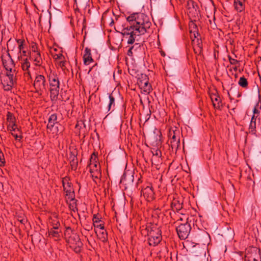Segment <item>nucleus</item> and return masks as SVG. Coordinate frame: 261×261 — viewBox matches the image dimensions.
<instances>
[{"mask_svg":"<svg viewBox=\"0 0 261 261\" xmlns=\"http://www.w3.org/2000/svg\"><path fill=\"white\" fill-rule=\"evenodd\" d=\"M101 218H99L97 216V215L94 214L93 217L92 221L93 224L95 228L96 227V226L98 225L97 223L101 221Z\"/></svg>","mask_w":261,"mask_h":261,"instance_id":"41","label":"nucleus"},{"mask_svg":"<svg viewBox=\"0 0 261 261\" xmlns=\"http://www.w3.org/2000/svg\"><path fill=\"white\" fill-rule=\"evenodd\" d=\"M7 120L9 124L15 123V117L13 114L10 112H8L7 114Z\"/></svg>","mask_w":261,"mask_h":261,"instance_id":"37","label":"nucleus"},{"mask_svg":"<svg viewBox=\"0 0 261 261\" xmlns=\"http://www.w3.org/2000/svg\"><path fill=\"white\" fill-rule=\"evenodd\" d=\"M48 237L54 239L55 241H60L62 237V230L61 229H54L50 228L48 230Z\"/></svg>","mask_w":261,"mask_h":261,"instance_id":"19","label":"nucleus"},{"mask_svg":"<svg viewBox=\"0 0 261 261\" xmlns=\"http://www.w3.org/2000/svg\"><path fill=\"white\" fill-rule=\"evenodd\" d=\"M228 96H229V98H230V99H231V96H230V93H229V92H228Z\"/></svg>","mask_w":261,"mask_h":261,"instance_id":"64","label":"nucleus"},{"mask_svg":"<svg viewBox=\"0 0 261 261\" xmlns=\"http://www.w3.org/2000/svg\"><path fill=\"white\" fill-rule=\"evenodd\" d=\"M9 53L11 56V58L12 56H15L17 57L19 60H22V59L21 53L17 49H16L15 51H9Z\"/></svg>","mask_w":261,"mask_h":261,"instance_id":"36","label":"nucleus"},{"mask_svg":"<svg viewBox=\"0 0 261 261\" xmlns=\"http://www.w3.org/2000/svg\"><path fill=\"white\" fill-rule=\"evenodd\" d=\"M234 2H240L245 3V0H234Z\"/></svg>","mask_w":261,"mask_h":261,"instance_id":"59","label":"nucleus"},{"mask_svg":"<svg viewBox=\"0 0 261 261\" xmlns=\"http://www.w3.org/2000/svg\"><path fill=\"white\" fill-rule=\"evenodd\" d=\"M141 194H143L145 199L148 201H152L155 198L154 190L151 184L141 190Z\"/></svg>","mask_w":261,"mask_h":261,"instance_id":"16","label":"nucleus"},{"mask_svg":"<svg viewBox=\"0 0 261 261\" xmlns=\"http://www.w3.org/2000/svg\"><path fill=\"white\" fill-rule=\"evenodd\" d=\"M140 45L139 43H135L133 46H130L127 51V55L128 56H133V50L136 51L137 48H140Z\"/></svg>","mask_w":261,"mask_h":261,"instance_id":"34","label":"nucleus"},{"mask_svg":"<svg viewBox=\"0 0 261 261\" xmlns=\"http://www.w3.org/2000/svg\"><path fill=\"white\" fill-rule=\"evenodd\" d=\"M56 128L57 129L56 133L58 134L59 133V129H58V126L56 127Z\"/></svg>","mask_w":261,"mask_h":261,"instance_id":"63","label":"nucleus"},{"mask_svg":"<svg viewBox=\"0 0 261 261\" xmlns=\"http://www.w3.org/2000/svg\"><path fill=\"white\" fill-rule=\"evenodd\" d=\"M93 179H100L101 176L100 171V167L98 164L97 153L94 152L91 155L89 163L88 165Z\"/></svg>","mask_w":261,"mask_h":261,"instance_id":"4","label":"nucleus"},{"mask_svg":"<svg viewBox=\"0 0 261 261\" xmlns=\"http://www.w3.org/2000/svg\"><path fill=\"white\" fill-rule=\"evenodd\" d=\"M75 232L72 230V229L70 227H66V230L64 232L65 236L66 237H68L69 238V237L72 234V233H75Z\"/></svg>","mask_w":261,"mask_h":261,"instance_id":"43","label":"nucleus"},{"mask_svg":"<svg viewBox=\"0 0 261 261\" xmlns=\"http://www.w3.org/2000/svg\"><path fill=\"white\" fill-rule=\"evenodd\" d=\"M58 117L56 113H53L49 115L48 119V124L46 126L47 129L51 131L56 124L58 123Z\"/></svg>","mask_w":261,"mask_h":261,"instance_id":"21","label":"nucleus"},{"mask_svg":"<svg viewBox=\"0 0 261 261\" xmlns=\"http://www.w3.org/2000/svg\"><path fill=\"white\" fill-rule=\"evenodd\" d=\"M186 7L188 10L189 14L191 17L195 18H199L200 10L198 6L192 0H189L187 2Z\"/></svg>","mask_w":261,"mask_h":261,"instance_id":"12","label":"nucleus"},{"mask_svg":"<svg viewBox=\"0 0 261 261\" xmlns=\"http://www.w3.org/2000/svg\"><path fill=\"white\" fill-rule=\"evenodd\" d=\"M31 48L32 50L31 53L39 52V51L38 50V45L36 43L32 42L31 44Z\"/></svg>","mask_w":261,"mask_h":261,"instance_id":"42","label":"nucleus"},{"mask_svg":"<svg viewBox=\"0 0 261 261\" xmlns=\"http://www.w3.org/2000/svg\"><path fill=\"white\" fill-rule=\"evenodd\" d=\"M259 117L252 115L249 127V133L252 135H255L256 132V127L259 125Z\"/></svg>","mask_w":261,"mask_h":261,"instance_id":"18","label":"nucleus"},{"mask_svg":"<svg viewBox=\"0 0 261 261\" xmlns=\"http://www.w3.org/2000/svg\"><path fill=\"white\" fill-rule=\"evenodd\" d=\"M192 42L193 45L194 53L197 55H201L203 53V43L201 35L200 36L192 37Z\"/></svg>","mask_w":261,"mask_h":261,"instance_id":"15","label":"nucleus"},{"mask_svg":"<svg viewBox=\"0 0 261 261\" xmlns=\"http://www.w3.org/2000/svg\"><path fill=\"white\" fill-rule=\"evenodd\" d=\"M96 228H99L100 229V231H99L100 240L103 242H107L108 240V234L107 231L105 229L104 224L97 225L96 226Z\"/></svg>","mask_w":261,"mask_h":261,"instance_id":"25","label":"nucleus"},{"mask_svg":"<svg viewBox=\"0 0 261 261\" xmlns=\"http://www.w3.org/2000/svg\"><path fill=\"white\" fill-rule=\"evenodd\" d=\"M146 229L147 231L148 242L150 246H156L162 241V231L156 225L150 224L147 226Z\"/></svg>","mask_w":261,"mask_h":261,"instance_id":"3","label":"nucleus"},{"mask_svg":"<svg viewBox=\"0 0 261 261\" xmlns=\"http://www.w3.org/2000/svg\"><path fill=\"white\" fill-rule=\"evenodd\" d=\"M238 84L243 88L247 89L248 86V82L244 76L241 77L239 79Z\"/></svg>","mask_w":261,"mask_h":261,"instance_id":"33","label":"nucleus"},{"mask_svg":"<svg viewBox=\"0 0 261 261\" xmlns=\"http://www.w3.org/2000/svg\"><path fill=\"white\" fill-rule=\"evenodd\" d=\"M109 102L107 107L106 108V113H108L111 110L112 107L114 108L115 107V97L113 96L112 93L109 95Z\"/></svg>","mask_w":261,"mask_h":261,"instance_id":"31","label":"nucleus"},{"mask_svg":"<svg viewBox=\"0 0 261 261\" xmlns=\"http://www.w3.org/2000/svg\"><path fill=\"white\" fill-rule=\"evenodd\" d=\"M77 151H70L69 153V160L70 161H72L74 159H75L77 158Z\"/></svg>","mask_w":261,"mask_h":261,"instance_id":"44","label":"nucleus"},{"mask_svg":"<svg viewBox=\"0 0 261 261\" xmlns=\"http://www.w3.org/2000/svg\"><path fill=\"white\" fill-rule=\"evenodd\" d=\"M64 191L66 193V196L68 197L70 201H73L72 204H70L69 207L71 208L72 207V210H74V205H75V208L77 210L76 207V201L77 200L75 199V192L72 188L67 189V187H64Z\"/></svg>","mask_w":261,"mask_h":261,"instance_id":"17","label":"nucleus"},{"mask_svg":"<svg viewBox=\"0 0 261 261\" xmlns=\"http://www.w3.org/2000/svg\"><path fill=\"white\" fill-rule=\"evenodd\" d=\"M60 89V85L49 86V91L50 93V98L51 100H56L58 99Z\"/></svg>","mask_w":261,"mask_h":261,"instance_id":"23","label":"nucleus"},{"mask_svg":"<svg viewBox=\"0 0 261 261\" xmlns=\"http://www.w3.org/2000/svg\"><path fill=\"white\" fill-rule=\"evenodd\" d=\"M27 56V51L25 50H22L21 51V57L22 56L24 57V56Z\"/></svg>","mask_w":261,"mask_h":261,"instance_id":"54","label":"nucleus"},{"mask_svg":"<svg viewBox=\"0 0 261 261\" xmlns=\"http://www.w3.org/2000/svg\"><path fill=\"white\" fill-rule=\"evenodd\" d=\"M241 96V93L238 92V95H237V97H240V96Z\"/></svg>","mask_w":261,"mask_h":261,"instance_id":"61","label":"nucleus"},{"mask_svg":"<svg viewBox=\"0 0 261 261\" xmlns=\"http://www.w3.org/2000/svg\"><path fill=\"white\" fill-rule=\"evenodd\" d=\"M86 19H84V22L83 23V28H82V31H83L84 30H85L86 29Z\"/></svg>","mask_w":261,"mask_h":261,"instance_id":"53","label":"nucleus"},{"mask_svg":"<svg viewBox=\"0 0 261 261\" xmlns=\"http://www.w3.org/2000/svg\"><path fill=\"white\" fill-rule=\"evenodd\" d=\"M24 44H20V45H19L18 47H17V49L20 51V52L21 53V51L23 50V48H24V46H23Z\"/></svg>","mask_w":261,"mask_h":261,"instance_id":"51","label":"nucleus"},{"mask_svg":"<svg viewBox=\"0 0 261 261\" xmlns=\"http://www.w3.org/2000/svg\"><path fill=\"white\" fill-rule=\"evenodd\" d=\"M228 58L230 64L236 65L237 64H239V61L237 60L232 58L231 56H228Z\"/></svg>","mask_w":261,"mask_h":261,"instance_id":"45","label":"nucleus"},{"mask_svg":"<svg viewBox=\"0 0 261 261\" xmlns=\"http://www.w3.org/2000/svg\"><path fill=\"white\" fill-rule=\"evenodd\" d=\"M233 6L234 9L238 12H242L245 10V3L240 2H233Z\"/></svg>","mask_w":261,"mask_h":261,"instance_id":"28","label":"nucleus"},{"mask_svg":"<svg viewBox=\"0 0 261 261\" xmlns=\"http://www.w3.org/2000/svg\"><path fill=\"white\" fill-rule=\"evenodd\" d=\"M251 261H258V260L255 258H253L252 259H251Z\"/></svg>","mask_w":261,"mask_h":261,"instance_id":"62","label":"nucleus"},{"mask_svg":"<svg viewBox=\"0 0 261 261\" xmlns=\"http://www.w3.org/2000/svg\"><path fill=\"white\" fill-rule=\"evenodd\" d=\"M22 62L21 63V68L23 71H27V73L30 74L29 68L30 67V63L29 61L28 58H25L23 60H21Z\"/></svg>","mask_w":261,"mask_h":261,"instance_id":"32","label":"nucleus"},{"mask_svg":"<svg viewBox=\"0 0 261 261\" xmlns=\"http://www.w3.org/2000/svg\"><path fill=\"white\" fill-rule=\"evenodd\" d=\"M215 97L211 96V99L213 101V105L215 108L220 109L221 105V101L220 97L218 95H215Z\"/></svg>","mask_w":261,"mask_h":261,"instance_id":"27","label":"nucleus"},{"mask_svg":"<svg viewBox=\"0 0 261 261\" xmlns=\"http://www.w3.org/2000/svg\"><path fill=\"white\" fill-rule=\"evenodd\" d=\"M33 86L35 92L41 96L47 91L48 84L44 75L39 74L36 75L34 82Z\"/></svg>","mask_w":261,"mask_h":261,"instance_id":"6","label":"nucleus"},{"mask_svg":"<svg viewBox=\"0 0 261 261\" xmlns=\"http://www.w3.org/2000/svg\"><path fill=\"white\" fill-rule=\"evenodd\" d=\"M134 180V172L130 170L124 172L120 179V184L125 186V189L133 185Z\"/></svg>","mask_w":261,"mask_h":261,"instance_id":"11","label":"nucleus"},{"mask_svg":"<svg viewBox=\"0 0 261 261\" xmlns=\"http://www.w3.org/2000/svg\"><path fill=\"white\" fill-rule=\"evenodd\" d=\"M11 135L15 138L16 140L19 141H20L22 138V136L21 134L20 135H18L17 134L12 133Z\"/></svg>","mask_w":261,"mask_h":261,"instance_id":"46","label":"nucleus"},{"mask_svg":"<svg viewBox=\"0 0 261 261\" xmlns=\"http://www.w3.org/2000/svg\"><path fill=\"white\" fill-rule=\"evenodd\" d=\"M189 30L191 34V38H196L200 36V34L198 31V27L196 24L193 21L189 23Z\"/></svg>","mask_w":261,"mask_h":261,"instance_id":"22","label":"nucleus"},{"mask_svg":"<svg viewBox=\"0 0 261 261\" xmlns=\"http://www.w3.org/2000/svg\"><path fill=\"white\" fill-rule=\"evenodd\" d=\"M105 17H106V14L104 13L102 15V20H103L104 21H105Z\"/></svg>","mask_w":261,"mask_h":261,"instance_id":"60","label":"nucleus"},{"mask_svg":"<svg viewBox=\"0 0 261 261\" xmlns=\"http://www.w3.org/2000/svg\"><path fill=\"white\" fill-rule=\"evenodd\" d=\"M137 84L141 89L146 92H149L151 90V86L149 83V79L145 74H141L138 79Z\"/></svg>","mask_w":261,"mask_h":261,"instance_id":"13","label":"nucleus"},{"mask_svg":"<svg viewBox=\"0 0 261 261\" xmlns=\"http://www.w3.org/2000/svg\"><path fill=\"white\" fill-rule=\"evenodd\" d=\"M7 45L8 47V53H9V51H15L16 49H17L15 43L13 42L11 39L8 41Z\"/></svg>","mask_w":261,"mask_h":261,"instance_id":"35","label":"nucleus"},{"mask_svg":"<svg viewBox=\"0 0 261 261\" xmlns=\"http://www.w3.org/2000/svg\"><path fill=\"white\" fill-rule=\"evenodd\" d=\"M171 206L173 211H176L178 212L182 208V203H180L178 200H174L171 203Z\"/></svg>","mask_w":261,"mask_h":261,"instance_id":"29","label":"nucleus"},{"mask_svg":"<svg viewBox=\"0 0 261 261\" xmlns=\"http://www.w3.org/2000/svg\"><path fill=\"white\" fill-rule=\"evenodd\" d=\"M57 57L56 58V59H59L62 60L63 59H64V56L62 54H60L59 55H56Z\"/></svg>","mask_w":261,"mask_h":261,"instance_id":"50","label":"nucleus"},{"mask_svg":"<svg viewBox=\"0 0 261 261\" xmlns=\"http://www.w3.org/2000/svg\"><path fill=\"white\" fill-rule=\"evenodd\" d=\"M253 115H255V116H259L260 115V112L256 107H254L253 110Z\"/></svg>","mask_w":261,"mask_h":261,"instance_id":"47","label":"nucleus"},{"mask_svg":"<svg viewBox=\"0 0 261 261\" xmlns=\"http://www.w3.org/2000/svg\"><path fill=\"white\" fill-rule=\"evenodd\" d=\"M180 132L176 127L174 129H171L169 130V137L170 138V147L171 151L176 153L178 149L180 147Z\"/></svg>","mask_w":261,"mask_h":261,"instance_id":"7","label":"nucleus"},{"mask_svg":"<svg viewBox=\"0 0 261 261\" xmlns=\"http://www.w3.org/2000/svg\"><path fill=\"white\" fill-rule=\"evenodd\" d=\"M70 247L72 248L74 251L76 253L81 252L83 244L81 241L79 236L76 233H72L67 240Z\"/></svg>","mask_w":261,"mask_h":261,"instance_id":"9","label":"nucleus"},{"mask_svg":"<svg viewBox=\"0 0 261 261\" xmlns=\"http://www.w3.org/2000/svg\"><path fill=\"white\" fill-rule=\"evenodd\" d=\"M27 221V220L25 219H21V220H20V223H21L22 224H24L25 222Z\"/></svg>","mask_w":261,"mask_h":261,"instance_id":"57","label":"nucleus"},{"mask_svg":"<svg viewBox=\"0 0 261 261\" xmlns=\"http://www.w3.org/2000/svg\"><path fill=\"white\" fill-rule=\"evenodd\" d=\"M139 30V28H135L134 25H128L122 29L121 34L128 44H133L135 41H138L140 36L144 34H142Z\"/></svg>","mask_w":261,"mask_h":261,"instance_id":"2","label":"nucleus"},{"mask_svg":"<svg viewBox=\"0 0 261 261\" xmlns=\"http://www.w3.org/2000/svg\"><path fill=\"white\" fill-rule=\"evenodd\" d=\"M191 230V225L187 222L180 224L176 228L178 236L180 240L186 239L188 237Z\"/></svg>","mask_w":261,"mask_h":261,"instance_id":"10","label":"nucleus"},{"mask_svg":"<svg viewBox=\"0 0 261 261\" xmlns=\"http://www.w3.org/2000/svg\"><path fill=\"white\" fill-rule=\"evenodd\" d=\"M49 86L60 85L58 75L56 74L50 73L48 75Z\"/></svg>","mask_w":261,"mask_h":261,"instance_id":"26","label":"nucleus"},{"mask_svg":"<svg viewBox=\"0 0 261 261\" xmlns=\"http://www.w3.org/2000/svg\"><path fill=\"white\" fill-rule=\"evenodd\" d=\"M84 64L85 65H88L90 63L94 61L92 55L91 53V49L88 47H86L84 50L83 55Z\"/></svg>","mask_w":261,"mask_h":261,"instance_id":"20","label":"nucleus"},{"mask_svg":"<svg viewBox=\"0 0 261 261\" xmlns=\"http://www.w3.org/2000/svg\"><path fill=\"white\" fill-rule=\"evenodd\" d=\"M253 87L254 88L255 90H257V92L259 93V89L258 85H256L255 86H254Z\"/></svg>","mask_w":261,"mask_h":261,"instance_id":"55","label":"nucleus"},{"mask_svg":"<svg viewBox=\"0 0 261 261\" xmlns=\"http://www.w3.org/2000/svg\"><path fill=\"white\" fill-rule=\"evenodd\" d=\"M238 67L236 65L234 67H233V69L234 71H237L238 70Z\"/></svg>","mask_w":261,"mask_h":261,"instance_id":"58","label":"nucleus"},{"mask_svg":"<svg viewBox=\"0 0 261 261\" xmlns=\"http://www.w3.org/2000/svg\"><path fill=\"white\" fill-rule=\"evenodd\" d=\"M70 178L69 176H65L62 178V184L63 187V190H64V187H67V189L72 188V184L70 181Z\"/></svg>","mask_w":261,"mask_h":261,"instance_id":"30","label":"nucleus"},{"mask_svg":"<svg viewBox=\"0 0 261 261\" xmlns=\"http://www.w3.org/2000/svg\"><path fill=\"white\" fill-rule=\"evenodd\" d=\"M111 22L110 23V25L112 26L114 23V21L112 18H111Z\"/></svg>","mask_w":261,"mask_h":261,"instance_id":"56","label":"nucleus"},{"mask_svg":"<svg viewBox=\"0 0 261 261\" xmlns=\"http://www.w3.org/2000/svg\"><path fill=\"white\" fill-rule=\"evenodd\" d=\"M130 26L139 28L142 34H145L151 25L147 15L142 13H134L126 18Z\"/></svg>","mask_w":261,"mask_h":261,"instance_id":"1","label":"nucleus"},{"mask_svg":"<svg viewBox=\"0 0 261 261\" xmlns=\"http://www.w3.org/2000/svg\"><path fill=\"white\" fill-rule=\"evenodd\" d=\"M78 165L77 158L74 159L72 161H70V165L71 167V169L72 170H75L77 169Z\"/></svg>","mask_w":261,"mask_h":261,"instance_id":"40","label":"nucleus"},{"mask_svg":"<svg viewBox=\"0 0 261 261\" xmlns=\"http://www.w3.org/2000/svg\"><path fill=\"white\" fill-rule=\"evenodd\" d=\"M66 64V61H61L60 62V66L62 67H65Z\"/></svg>","mask_w":261,"mask_h":261,"instance_id":"52","label":"nucleus"},{"mask_svg":"<svg viewBox=\"0 0 261 261\" xmlns=\"http://www.w3.org/2000/svg\"><path fill=\"white\" fill-rule=\"evenodd\" d=\"M82 125H85V124L83 122H80L79 121H77L75 125V129H80V128L82 127V126H81Z\"/></svg>","mask_w":261,"mask_h":261,"instance_id":"48","label":"nucleus"},{"mask_svg":"<svg viewBox=\"0 0 261 261\" xmlns=\"http://www.w3.org/2000/svg\"><path fill=\"white\" fill-rule=\"evenodd\" d=\"M7 127L8 129L10 131L15 132L17 130L19 132L20 134H21V132L19 128L17 127L15 123L8 124Z\"/></svg>","mask_w":261,"mask_h":261,"instance_id":"38","label":"nucleus"},{"mask_svg":"<svg viewBox=\"0 0 261 261\" xmlns=\"http://www.w3.org/2000/svg\"><path fill=\"white\" fill-rule=\"evenodd\" d=\"M51 225L52 227L51 228L54 229H61L60 222L57 219L53 220L51 222Z\"/></svg>","mask_w":261,"mask_h":261,"instance_id":"39","label":"nucleus"},{"mask_svg":"<svg viewBox=\"0 0 261 261\" xmlns=\"http://www.w3.org/2000/svg\"><path fill=\"white\" fill-rule=\"evenodd\" d=\"M156 132H154L153 136L150 139V144L156 148H152L151 151L153 156L160 158L162 156V152L159 149V147L162 145V135L160 130H156Z\"/></svg>","mask_w":261,"mask_h":261,"instance_id":"5","label":"nucleus"},{"mask_svg":"<svg viewBox=\"0 0 261 261\" xmlns=\"http://www.w3.org/2000/svg\"><path fill=\"white\" fill-rule=\"evenodd\" d=\"M8 57L7 59L2 58V63L4 68L7 72L16 73L15 64L12 58H11V56L9 53H8Z\"/></svg>","mask_w":261,"mask_h":261,"instance_id":"14","label":"nucleus"},{"mask_svg":"<svg viewBox=\"0 0 261 261\" xmlns=\"http://www.w3.org/2000/svg\"><path fill=\"white\" fill-rule=\"evenodd\" d=\"M16 73L7 72L6 74L1 77V83L5 91L11 90L15 84H16Z\"/></svg>","mask_w":261,"mask_h":261,"instance_id":"8","label":"nucleus"},{"mask_svg":"<svg viewBox=\"0 0 261 261\" xmlns=\"http://www.w3.org/2000/svg\"><path fill=\"white\" fill-rule=\"evenodd\" d=\"M30 58H32L33 61L35 62V64L36 66H40L42 63V60L41 57V55L39 52L31 53L30 52L29 53Z\"/></svg>","mask_w":261,"mask_h":261,"instance_id":"24","label":"nucleus"},{"mask_svg":"<svg viewBox=\"0 0 261 261\" xmlns=\"http://www.w3.org/2000/svg\"><path fill=\"white\" fill-rule=\"evenodd\" d=\"M17 43H18V46L20 44H24L25 42V40L24 39H16Z\"/></svg>","mask_w":261,"mask_h":261,"instance_id":"49","label":"nucleus"}]
</instances>
